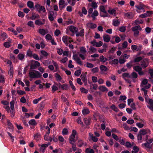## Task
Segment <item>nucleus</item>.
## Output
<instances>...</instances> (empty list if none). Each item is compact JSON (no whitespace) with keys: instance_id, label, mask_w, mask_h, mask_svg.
I'll return each mask as SVG.
<instances>
[{"instance_id":"aec40b11","label":"nucleus","mask_w":153,"mask_h":153,"mask_svg":"<svg viewBox=\"0 0 153 153\" xmlns=\"http://www.w3.org/2000/svg\"><path fill=\"white\" fill-rule=\"evenodd\" d=\"M87 26L91 29H94L96 28L97 26L95 24L92 23H88L87 24Z\"/></svg>"},{"instance_id":"5701e85b","label":"nucleus","mask_w":153,"mask_h":153,"mask_svg":"<svg viewBox=\"0 0 153 153\" xmlns=\"http://www.w3.org/2000/svg\"><path fill=\"white\" fill-rule=\"evenodd\" d=\"M55 76L56 78V80L57 81H60L62 79L61 76L57 73L55 74Z\"/></svg>"},{"instance_id":"2f4dec72","label":"nucleus","mask_w":153,"mask_h":153,"mask_svg":"<svg viewBox=\"0 0 153 153\" xmlns=\"http://www.w3.org/2000/svg\"><path fill=\"white\" fill-rule=\"evenodd\" d=\"M75 136L71 135V136L69 137V142H75L76 141V140L75 139Z\"/></svg>"},{"instance_id":"a18cd8bd","label":"nucleus","mask_w":153,"mask_h":153,"mask_svg":"<svg viewBox=\"0 0 153 153\" xmlns=\"http://www.w3.org/2000/svg\"><path fill=\"white\" fill-rule=\"evenodd\" d=\"M81 53H85L86 52V50L85 47H82L80 48Z\"/></svg>"},{"instance_id":"f03ea898","label":"nucleus","mask_w":153,"mask_h":153,"mask_svg":"<svg viewBox=\"0 0 153 153\" xmlns=\"http://www.w3.org/2000/svg\"><path fill=\"white\" fill-rule=\"evenodd\" d=\"M35 7L38 12L40 13L41 11H42L43 13H46V10L44 6H41L40 4H37L35 5Z\"/></svg>"},{"instance_id":"20e7f679","label":"nucleus","mask_w":153,"mask_h":153,"mask_svg":"<svg viewBox=\"0 0 153 153\" xmlns=\"http://www.w3.org/2000/svg\"><path fill=\"white\" fill-rule=\"evenodd\" d=\"M150 132L151 131L149 129H142L139 131L138 133L143 136L148 133H150Z\"/></svg>"},{"instance_id":"09e8293b","label":"nucleus","mask_w":153,"mask_h":153,"mask_svg":"<svg viewBox=\"0 0 153 153\" xmlns=\"http://www.w3.org/2000/svg\"><path fill=\"white\" fill-rule=\"evenodd\" d=\"M100 59V61L101 62H104L107 61V59L106 58L104 57L103 56H101Z\"/></svg>"},{"instance_id":"774afa93","label":"nucleus","mask_w":153,"mask_h":153,"mask_svg":"<svg viewBox=\"0 0 153 153\" xmlns=\"http://www.w3.org/2000/svg\"><path fill=\"white\" fill-rule=\"evenodd\" d=\"M68 132V131L67 129L66 128H64L62 131V133L63 135H65L67 134Z\"/></svg>"},{"instance_id":"ea45409f","label":"nucleus","mask_w":153,"mask_h":153,"mask_svg":"<svg viewBox=\"0 0 153 153\" xmlns=\"http://www.w3.org/2000/svg\"><path fill=\"white\" fill-rule=\"evenodd\" d=\"M10 43H11V42H5L4 43V46L6 48H9L10 47Z\"/></svg>"},{"instance_id":"4d7b16f0","label":"nucleus","mask_w":153,"mask_h":153,"mask_svg":"<svg viewBox=\"0 0 153 153\" xmlns=\"http://www.w3.org/2000/svg\"><path fill=\"white\" fill-rule=\"evenodd\" d=\"M86 67L88 68H92L94 67V65L92 63L87 62L86 63Z\"/></svg>"},{"instance_id":"ddd939ff","label":"nucleus","mask_w":153,"mask_h":153,"mask_svg":"<svg viewBox=\"0 0 153 153\" xmlns=\"http://www.w3.org/2000/svg\"><path fill=\"white\" fill-rule=\"evenodd\" d=\"M40 18V16L38 14L33 12L32 14V15L30 17V19L32 20H34L36 19H38Z\"/></svg>"},{"instance_id":"f8f14e48","label":"nucleus","mask_w":153,"mask_h":153,"mask_svg":"<svg viewBox=\"0 0 153 153\" xmlns=\"http://www.w3.org/2000/svg\"><path fill=\"white\" fill-rule=\"evenodd\" d=\"M137 27H133L131 28L132 31L134 32V35L135 37L138 36L139 34V31L137 29Z\"/></svg>"},{"instance_id":"7ed1b4c3","label":"nucleus","mask_w":153,"mask_h":153,"mask_svg":"<svg viewBox=\"0 0 153 153\" xmlns=\"http://www.w3.org/2000/svg\"><path fill=\"white\" fill-rule=\"evenodd\" d=\"M121 41L120 38L117 36H115L112 37V39L110 41V42L112 44H114L115 43H118Z\"/></svg>"},{"instance_id":"6e6d98bb","label":"nucleus","mask_w":153,"mask_h":153,"mask_svg":"<svg viewBox=\"0 0 153 153\" xmlns=\"http://www.w3.org/2000/svg\"><path fill=\"white\" fill-rule=\"evenodd\" d=\"M80 90L81 92L84 93L85 94H87L88 92V91L87 90L83 87L81 88H80Z\"/></svg>"},{"instance_id":"37998d69","label":"nucleus","mask_w":153,"mask_h":153,"mask_svg":"<svg viewBox=\"0 0 153 153\" xmlns=\"http://www.w3.org/2000/svg\"><path fill=\"white\" fill-rule=\"evenodd\" d=\"M81 70L79 69L75 72L74 75L77 76H79L81 74Z\"/></svg>"},{"instance_id":"6ab92c4d","label":"nucleus","mask_w":153,"mask_h":153,"mask_svg":"<svg viewBox=\"0 0 153 153\" xmlns=\"http://www.w3.org/2000/svg\"><path fill=\"white\" fill-rule=\"evenodd\" d=\"M120 24V21L118 19H114L113 20V25L115 27L118 26Z\"/></svg>"},{"instance_id":"5fc2aeb1","label":"nucleus","mask_w":153,"mask_h":153,"mask_svg":"<svg viewBox=\"0 0 153 153\" xmlns=\"http://www.w3.org/2000/svg\"><path fill=\"white\" fill-rule=\"evenodd\" d=\"M27 25L30 27H34L33 22L32 21H29L27 22Z\"/></svg>"},{"instance_id":"f704fd0d","label":"nucleus","mask_w":153,"mask_h":153,"mask_svg":"<svg viewBox=\"0 0 153 153\" xmlns=\"http://www.w3.org/2000/svg\"><path fill=\"white\" fill-rule=\"evenodd\" d=\"M68 3L72 6H74L76 3V0H67Z\"/></svg>"},{"instance_id":"f3484780","label":"nucleus","mask_w":153,"mask_h":153,"mask_svg":"<svg viewBox=\"0 0 153 153\" xmlns=\"http://www.w3.org/2000/svg\"><path fill=\"white\" fill-rule=\"evenodd\" d=\"M7 123L8 128L10 129L12 131H13V126L12 123L10 122V121L8 120H7Z\"/></svg>"},{"instance_id":"a878e982","label":"nucleus","mask_w":153,"mask_h":153,"mask_svg":"<svg viewBox=\"0 0 153 153\" xmlns=\"http://www.w3.org/2000/svg\"><path fill=\"white\" fill-rule=\"evenodd\" d=\"M89 136H90V137L91 138V139L94 142H97V141L98 140V139L97 137H96L95 136H93V135L91 134V133H89Z\"/></svg>"},{"instance_id":"13d9d810","label":"nucleus","mask_w":153,"mask_h":153,"mask_svg":"<svg viewBox=\"0 0 153 153\" xmlns=\"http://www.w3.org/2000/svg\"><path fill=\"white\" fill-rule=\"evenodd\" d=\"M32 56L34 59L37 60H39L40 59L39 58L38 56L35 53H33V54Z\"/></svg>"},{"instance_id":"8fccbe9b","label":"nucleus","mask_w":153,"mask_h":153,"mask_svg":"<svg viewBox=\"0 0 153 153\" xmlns=\"http://www.w3.org/2000/svg\"><path fill=\"white\" fill-rule=\"evenodd\" d=\"M82 12L85 15H86L87 13V10L85 7H83L82 9Z\"/></svg>"},{"instance_id":"4be33fe9","label":"nucleus","mask_w":153,"mask_h":153,"mask_svg":"<svg viewBox=\"0 0 153 153\" xmlns=\"http://www.w3.org/2000/svg\"><path fill=\"white\" fill-rule=\"evenodd\" d=\"M99 89L103 92L107 91H108V89L104 85L100 86L99 88Z\"/></svg>"},{"instance_id":"393cba45","label":"nucleus","mask_w":153,"mask_h":153,"mask_svg":"<svg viewBox=\"0 0 153 153\" xmlns=\"http://www.w3.org/2000/svg\"><path fill=\"white\" fill-rule=\"evenodd\" d=\"M82 112L83 115H85L90 113V111L88 108H84L82 109Z\"/></svg>"},{"instance_id":"9d476101","label":"nucleus","mask_w":153,"mask_h":153,"mask_svg":"<svg viewBox=\"0 0 153 153\" xmlns=\"http://www.w3.org/2000/svg\"><path fill=\"white\" fill-rule=\"evenodd\" d=\"M69 28L70 30L73 33H76L78 32V29L74 26H69Z\"/></svg>"},{"instance_id":"423d86ee","label":"nucleus","mask_w":153,"mask_h":153,"mask_svg":"<svg viewBox=\"0 0 153 153\" xmlns=\"http://www.w3.org/2000/svg\"><path fill=\"white\" fill-rule=\"evenodd\" d=\"M141 65L143 68H145L147 67L149 65V62L147 59H144L141 62Z\"/></svg>"},{"instance_id":"412c9836","label":"nucleus","mask_w":153,"mask_h":153,"mask_svg":"<svg viewBox=\"0 0 153 153\" xmlns=\"http://www.w3.org/2000/svg\"><path fill=\"white\" fill-rule=\"evenodd\" d=\"M84 30L83 29H82L79 33L78 32L76 33V36L77 37L80 36L81 37H83L84 36Z\"/></svg>"},{"instance_id":"4468645a","label":"nucleus","mask_w":153,"mask_h":153,"mask_svg":"<svg viewBox=\"0 0 153 153\" xmlns=\"http://www.w3.org/2000/svg\"><path fill=\"white\" fill-rule=\"evenodd\" d=\"M86 73H85L83 74H82L80 75V77L82 79V81L84 83H87V78H86Z\"/></svg>"},{"instance_id":"e2e57ef3","label":"nucleus","mask_w":153,"mask_h":153,"mask_svg":"<svg viewBox=\"0 0 153 153\" xmlns=\"http://www.w3.org/2000/svg\"><path fill=\"white\" fill-rule=\"evenodd\" d=\"M45 38L47 40H52V37L50 34H48L45 36Z\"/></svg>"},{"instance_id":"1a4fd4ad","label":"nucleus","mask_w":153,"mask_h":153,"mask_svg":"<svg viewBox=\"0 0 153 153\" xmlns=\"http://www.w3.org/2000/svg\"><path fill=\"white\" fill-rule=\"evenodd\" d=\"M74 59L76 62L80 65H82V62L80 60L79 58L77 57L76 55H74L73 56Z\"/></svg>"},{"instance_id":"cd10ccee","label":"nucleus","mask_w":153,"mask_h":153,"mask_svg":"<svg viewBox=\"0 0 153 153\" xmlns=\"http://www.w3.org/2000/svg\"><path fill=\"white\" fill-rule=\"evenodd\" d=\"M100 68L101 71H106L107 70V67L104 65H101L100 66Z\"/></svg>"},{"instance_id":"a19ab883","label":"nucleus","mask_w":153,"mask_h":153,"mask_svg":"<svg viewBox=\"0 0 153 153\" xmlns=\"http://www.w3.org/2000/svg\"><path fill=\"white\" fill-rule=\"evenodd\" d=\"M108 12L111 15H113L116 14V10L114 9L109 10H108Z\"/></svg>"},{"instance_id":"79ce46f5","label":"nucleus","mask_w":153,"mask_h":153,"mask_svg":"<svg viewBox=\"0 0 153 153\" xmlns=\"http://www.w3.org/2000/svg\"><path fill=\"white\" fill-rule=\"evenodd\" d=\"M119 62V61L118 59H115L112 60L110 62V63L111 64L117 65L118 64Z\"/></svg>"},{"instance_id":"c03bdc74","label":"nucleus","mask_w":153,"mask_h":153,"mask_svg":"<svg viewBox=\"0 0 153 153\" xmlns=\"http://www.w3.org/2000/svg\"><path fill=\"white\" fill-rule=\"evenodd\" d=\"M143 23V21L142 20L139 21L138 20L136 19L134 21V23L135 25H138L140 24H142Z\"/></svg>"},{"instance_id":"0e129e2a","label":"nucleus","mask_w":153,"mask_h":153,"mask_svg":"<svg viewBox=\"0 0 153 153\" xmlns=\"http://www.w3.org/2000/svg\"><path fill=\"white\" fill-rule=\"evenodd\" d=\"M91 71L94 73H97L99 71V68L98 67H95L91 69Z\"/></svg>"},{"instance_id":"7c9ffc66","label":"nucleus","mask_w":153,"mask_h":153,"mask_svg":"<svg viewBox=\"0 0 153 153\" xmlns=\"http://www.w3.org/2000/svg\"><path fill=\"white\" fill-rule=\"evenodd\" d=\"M35 24L36 25L40 26L43 25L44 23H43L39 19L36 20L35 22Z\"/></svg>"},{"instance_id":"39448f33","label":"nucleus","mask_w":153,"mask_h":153,"mask_svg":"<svg viewBox=\"0 0 153 153\" xmlns=\"http://www.w3.org/2000/svg\"><path fill=\"white\" fill-rule=\"evenodd\" d=\"M56 85L60 88H61L62 90H67L68 88V85L67 84H65L63 85H61V84L59 82L58 83H56Z\"/></svg>"},{"instance_id":"69168bd1","label":"nucleus","mask_w":153,"mask_h":153,"mask_svg":"<svg viewBox=\"0 0 153 153\" xmlns=\"http://www.w3.org/2000/svg\"><path fill=\"white\" fill-rule=\"evenodd\" d=\"M119 30L121 32H124L126 30V27L124 26H121L119 28Z\"/></svg>"},{"instance_id":"bb28decb","label":"nucleus","mask_w":153,"mask_h":153,"mask_svg":"<svg viewBox=\"0 0 153 153\" xmlns=\"http://www.w3.org/2000/svg\"><path fill=\"white\" fill-rule=\"evenodd\" d=\"M148 73L150 76V77H149V78L150 79H152L153 78V69H150L149 70Z\"/></svg>"},{"instance_id":"dca6fc26","label":"nucleus","mask_w":153,"mask_h":153,"mask_svg":"<svg viewBox=\"0 0 153 153\" xmlns=\"http://www.w3.org/2000/svg\"><path fill=\"white\" fill-rule=\"evenodd\" d=\"M27 5L28 7L30 9L33 8V10L35 9L34 6V3L32 1H28L27 3Z\"/></svg>"},{"instance_id":"473e14b6","label":"nucleus","mask_w":153,"mask_h":153,"mask_svg":"<svg viewBox=\"0 0 153 153\" xmlns=\"http://www.w3.org/2000/svg\"><path fill=\"white\" fill-rule=\"evenodd\" d=\"M84 145V142L81 140H79L78 142L77 146L79 147H81Z\"/></svg>"},{"instance_id":"2eb2a0df","label":"nucleus","mask_w":153,"mask_h":153,"mask_svg":"<svg viewBox=\"0 0 153 153\" xmlns=\"http://www.w3.org/2000/svg\"><path fill=\"white\" fill-rule=\"evenodd\" d=\"M103 39L104 42H110V38L109 35L107 34H105L103 36Z\"/></svg>"},{"instance_id":"e433bc0d","label":"nucleus","mask_w":153,"mask_h":153,"mask_svg":"<svg viewBox=\"0 0 153 153\" xmlns=\"http://www.w3.org/2000/svg\"><path fill=\"white\" fill-rule=\"evenodd\" d=\"M123 126L125 130H129L131 128V127H129L126 123H123Z\"/></svg>"},{"instance_id":"a211bd4d","label":"nucleus","mask_w":153,"mask_h":153,"mask_svg":"<svg viewBox=\"0 0 153 153\" xmlns=\"http://www.w3.org/2000/svg\"><path fill=\"white\" fill-rule=\"evenodd\" d=\"M28 123L30 126H34L36 125L37 123L36 120L34 119H32L30 120L28 122Z\"/></svg>"},{"instance_id":"0eeeda50","label":"nucleus","mask_w":153,"mask_h":153,"mask_svg":"<svg viewBox=\"0 0 153 153\" xmlns=\"http://www.w3.org/2000/svg\"><path fill=\"white\" fill-rule=\"evenodd\" d=\"M150 105H147V107L152 111H153V100L152 99H149L147 102Z\"/></svg>"},{"instance_id":"3c124183","label":"nucleus","mask_w":153,"mask_h":153,"mask_svg":"<svg viewBox=\"0 0 153 153\" xmlns=\"http://www.w3.org/2000/svg\"><path fill=\"white\" fill-rule=\"evenodd\" d=\"M100 11L101 12L103 13H106V11L105 8L104 6H100Z\"/></svg>"},{"instance_id":"603ef678","label":"nucleus","mask_w":153,"mask_h":153,"mask_svg":"<svg viewBox=\"0 0 153 153\" xmlns=\"http://www.w3.org/2000/svg\"><path fill=\"white\" fill-rule=\"evenodd\" d=\"M32 51L30 50H28L27 52V55L30 57H31L33 56Z\"/></svg>"},{"instance_id":"4c0bfd02","label":"nucleus","mask_w":153,"mask_h":153,"mask_svg":"<svg viewBox=\"0 0 153 153\" xmlns=\"http://www.w3.org/2000/svg\"><path fill=\"white\" fill-rule=\"evenodd\" d=\"M85 152V153H94V151L93 149H91L89 148L86 149Z\"/></svg>"},{"instance_id":"bf43d9fd","label":"nucleus","mask_w":153,"mask_h":153,"mask_svg":"<svg viewBox=\"0 0 153 153\" xmlns=\"http://www.w3.org/2000/svg\"><path fill=\"white\" fill-rule=\"evenodd\" d=\"M52 88V91L53 93H54L55 91L57 90L58 89L57 87L54 85H53Z\"/></svg>"},{"instance_id":"680f3d73","label":"nucleus","mask_w":153,"mask_h":153,"mask_svg":"<svg viewBox=\"0 0 153 153\" xmlns=\"http://www.w3.org/2000/svg\"><path fill=\"white\" fill-rule=\"evenodd\" d=\"M122 76L123 78L124 79L125 77H128L129 78L131 77L129 75V74L128 73H123L122 74Z\"/></svg>"},{"instance_id":"c9c22d12","label":"nucleus","mask_w":153,"mask_h":153,"mask_svg":"<svg viewBox=\"0 0 153 153\" xmlns=\"http://www.w3.org/2000/svg\"><path fill=\"white\" fill-rule=\"evenodd\" d=\"M1 36L2 37V40L4 41L7 37V35L5 33H3L1 34Z\"/></svg>"},{"instance_id":"72a5a7b5","label":"nucleus","mask_w":153,"mask_h":153,"mask_svg":"<svg viewBox=\"0 0 153 153\" xmlns=\"http://www.w3.org/2000/svg\"><path fill=\"white\" fill-rule=\"evenodd\" d=\"M25 55L22 53H19L18 55V57L19 60L22 61L24 58Z\"/></svg>"},{"instance_id":"f257e3e1","label":"nucleus","mask_w":153,"mask_h":153,"mask_svg":"<svg viewBox=\"0 0 153 153\" xmlns=\"http://www.w3.org/2000/svg\"><path fill=\"white\" fill-rule=\"evenodd\" d=\"M29 75L31 78H38L42 77L41 74L38 71L34 70V71H30Z\"/></svg>"},{"instance_id":"052dcab7","label":"nucleus","mask_w":153,"mask_h":153,"mask_svg":"<svg viewBox=\"0 0 153 153\" xmlns=\"http://www.w3.org/2000/svg\"><path fill=\"white\" fill-rule=\"evenodd\" d=\"M126 98L127 97L126 96L121 95L119 98V100L124 101L126 99Z\"/></svg>"},{"instance_id":"c756f323","label":"nucleus","mask_w":153,"mask_h":153,"mask_svg":"<svg viewBox=\"0 0 153 153\" xmlns=\"http://www.w3.org/2000/svg\"><path fill=\"white\" fill-rule=\"evenodd\" d=\"M90 120H88L87 118H85L84 119V122L87 126L89 125L90 124Z\"/></svg>"},{"instance_id":"de8ad7c7","label":"nucleus","mask_w":153,"mask_h":153,"mask_svg":"<svg viewBox=\"0 0 153 153\" xmlns=\"http://www.w3.org/2000/svg\"><path fill=\"white\" fill-rule=\"evenodd\" d=\"M5 82L4 76L3 75H0V82L4 83Z\"/></svg>"},{"instance_id":"58836bf2","label":"nucleus","mask_w":153,"mask_h":153,"mask_svg":"<svg viewBox=\"0 0 153 153\" xmlns=\"http://www.w3.org/2000/svg\"><path fill=\"white\" fill-rule=\"evenodd\" d=\"M39 32L42 35L44 36L46 34V33L45 29H39Z\"/></svg>"},{"instance_id":"b1692460","label":"nucleus","mask_w":153,"mask_h":153,"mask_svg":"<svg viewBox=\"0 0 153 153\" xmlns=\"http://www.w3.org/2000/svg\"><path fill=\"white\" fill-rule=\"evenodd\" d=\"M133 68L135 71L138 72L141 70H142V68L139 66L137 65L133 67Z\"/></svg>"},{"instance_id":"338daca9","label":"nucleus","mask_w":153,"mask_h":153,"mask_svg":"<svg viewBox=\"0 0 153 153\" xmlns=\"http://www.w3.org/2000/svg\"><path fill=\"white\" fill-rule=\"evenodd\" d=\"M42 54L44 56H47L48 54L47 52L44 50H42L41 51Z\"/></svg>"},{"instance_id":"864d4df0","label":"nucleus","mask_w":153,"mask_h":153,"mask_svg":"<svg viewBox=\"0 0 153 153\" xmlns=\"http://www.w3.org/2000/svg\"><path fill=\"white\" fill-rule=\"evenodd\" d=\"M142 58L141 56L135 58L134 59V62H138L141 61Z\"/></svg>"},{"instance_id":"6e6552de","label":"nucleus","mask_w":153,"mask_h":153,"mask_svg":"<svg viewBox=\"0 0 153 153\" xmlns=\"http://www.w3.org/2000/svg\"><path fill=\"white\" fill-rule=\"evenodd\" d=\"M91 44L92 45L96 47H100L102 45V42L100 41L98 42H96L95 40H94L91 42Z\"/></svg>"},{"instance_id":"c85d7f7f","label":"nucleus","mask_w":153,"mask_h":153,"mask_svg":"<svg viewBox=\"0 0 153 153\" xmlns=\"http://www.w3.org/2000/svg\"><path fill=\"white\" fill-rule=\"evenodd\" d=\"M110 108L116 112H117L119 111V109L114 105L113 104L111 105L110 107Z\"/></svg>"},{"instance_id":"49530a36","label":"nucleus","mask_w":153,"mask_h":153,"mask_svg":"<svg viewBox=\"0 0 153 153\" xmlns=\"http://www.w3.org/2000/svg\"><path fill=\"white\" fill-rule=\"evenodd\" d=\"M57 51L58 54L60 55H61L63 53V51L62 49L59 48H57Z\"/></svg>"},{"instance_id":"9b49d317","label":"nucleus","mask_w":153,"mask_h":153,"mask_svg":"<svg viewBox=\"0 0 153 153\" xmlns=\"http://www.w3.org/2000/svg\"><path fill=\"white\" fill-rule=\"evenodd\" d=\"M70 39V37L67 36H65L62 37V40L63 42L67 45L68 44V41Z\"/></svg>"}]
</instances>
